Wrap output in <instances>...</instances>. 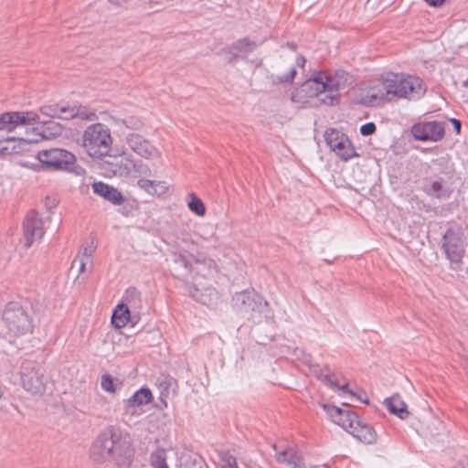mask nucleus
I'll return each mask as SVG.
<instances>
[{
    "mask_svg": "<svg viewBox=\"0 0 468 468\" xmlns=\"http://www.w3.org/2000/svg\"><path fill=\"white\" fill-rule=\"evenodd\" d=\"M90 457L96 463H112L117 468H130L134 458L132 439L127 432L110 426L93 441Z\"/></svg>",
    "mask_w": 468,
    "mask_h": 468,
    "instance_id": "1",
    "label": "nucleus"
},
{
    "mask_svg": "<svg viewBox=\"0 0 468 468\" xmlns=\"http://www.w3.org/2000/svg\"><path fill=\"white\" fill-rule=\"evenodd\" d=\"M382 87L388 101L393 99L419 100L426 92L421 79L405 74L388 73L382 78Z\"/></svg>",
    "mask_w": 468,
    "mask_h": 468,
    "instance_id": "2",
    "label": "nucleus"
},
{
    "mask_svg": "<svg viewBox=\"0 0 468 468\" xmlns=\"http://www.w3.org/2000/svg\"><path fill=\"white\" fill-rule=\"evenodd\" d=\"M234 307L253 324H260L272 317L269 303L255 290H244L232 297Z\"/></svg>",
    "mask_w": 468,
    "mask_h": 468,
    "instance_id": "3",
    "label": "nucleus"
},
{
    "mask_svg": "<svg viewBox=\"0 0 468 468\" xmlns=\"http://www.w3.org/2000/svg\"><path fill=\"white\" fill-rule=\"evenodd\" d=\"M346 85V80L332 77L331 73L324 71H314L312 77L307 80L304 86L310 90V96H320L323 104L334 106L339 103V90Z\"/></svg>",
    "mask_w": 468,
    "mask_h": 468,
    "instance_id": "4",
    "label": "nucleus"
},
{
    "mask_svg": "<svg viewBox=\"0 0 468 468\" xmlns=\"http://www.w3.org/2000/svg\"><path fill=\"white\" fill-rule=\"evenodd\" d=\"M112 144L110 129L97 122L89 125L82 135V146L93 158H101L109 154Z\"/></svg>",
    "mask_w": 468,
    "mask_h": 468,
    "instance_id": "5",
    "label": "nucleus"
},
{
    "mask_svg": "<svg viewBox=\"0 0 468 468\" xmlns=\"http://www.w3.org/2000/svg\"><path fill=\"white\" fill-rule=\"evenodd\" d=\"M20 378L25 390L32 395L41 396L45 393L48 378L39 363L25 360L20 367Z\"/></svg>",
    "mask_w": 468,
    "mask_h": 468,
    "instance_id": "6",
    "label": "nucleus"
},
{
    "mask_svg": "<svg viewBox=\"0 0 468 468\" xmlns=\"http://www.w3.org/2000/svg\"><path fill=\"white\" fill-rule=\"evenodd\" d=\"M3 321L10 336L18 337L32 332L33 324L27 312L16 303L6 304Z\"/></svg>",
    "mask_w": 468,
    "mask_h": 468,
    "instance_id": "7",
    "label": "nucleus"
},
{
    "mask_svg": "<svg viewBox=\"0 0 468 468\" xmlns=\"http://www.w3.org/2000/svg\"><path fill=\"white\" fill-rule=\"evenodd\" d=\"M466 239L461 228H449L442 236L441 249L450 261L452 269L454 264L463 262L465 255Z\"/></svg>",
    "mask_w": 468,
    "mask_h": 468,
    "instance_id": "8",
    "label": "nucleus"
},
{
    "mask_svg": "<svg viewBox=\"0 0 468 468\" xmlns=\"http://www.w3.org/2000/svg\"><path fill=\"white\" fill-rule=\"evenodd\" d=\"M324 141L328 147L343 161H348L355 156H358L348 136L335 128L325 131Z\"/></svg>",
    "mask_w": 468,
    "mask_h": 468,
    "instance_id": "9",
    "label": "nucleus"
},
{
    "mask_svg": "<svg viewBox=\"0 0 468 468\" xmlns=\"http://www.w3.org/2000/svg\"><path fill=\"white\" fill-rule=\"evenodd\" d=\"M37 157L48 170L68 169L69 165H73L76 161L72 153L60 148L39 151Z\"/></svg>",
    "mask_w": 468,
    "mask_h": 468,
    "instance_id": "10",
    "label": "nucleus"
},
{
    "mask_svg": "<svg viewBox=\"0 0 468 468\" xmlns=\"http://www.w3.org/2000/svg\"><path fill=\"white\" fill-rule=\"evenodd\" d=\"M411 133L417 141L439 142L444 136L445 124L439 121L418 122L411 127Z\"/></svg>",
    "mask_w": 468,
    "mask_h": 468,
    "instance_id": "11",
    "label": "nucleus"
},
{
    "mask_svg": "<svg viewBox=\"0 0 468 468\" xmlns=\"http://www.w3.org/2000/svg\"><path fill=\"white\" fill-rule=\"evenodd\" d=\"M25 246L29 248L35 241L40 240L45 233L42 218L35 210L29 211L23 223Z\"/></svg>",
    "mask_w": 468,
    "mask_h": 468,
    "instance_id": "12",
    "label": "nucleus"
},
{
    "mask_svg": "<svg viewBox=\"0 0 468 468\" xmlns=\"http://www.w3.org/2000/svg\"><path fill=\"white\" fill-rule=\"evenodd\" d=\"M259 44L250 40L249 37H243L232 45L221 49L220 54L225 57V59L229 64L236 63L239 59H244L247 56L253 52Z\"/></svg>",
    "mask_w": 468,
    "mask_h": 468,
    "instance_id": "13",
    "label": "nucleus"
},
{
    "mask_svg": "<svg viewBox=\"0 0 468 468\" xmlns=\"http://www.w3.org/2000/svg\"><path fill=\"white\" fill-rule=\"evenodd\" d=\"M126 144L135 154L145 159L159 156V151L139 133H129L126 136Z\"/></svg>",
    "mask_w": 468,
    "mask_h": 468,
    "instance_id": "14",
    "label": "nucleus"
},
{
    "mask_svg": "<svg viewBox=\"0 0 468 468\" xmlns=\"http://www.w3.org/2000/svg\"><path fill=\"white\" fill-rule=\"evenodd\" d=\"M327 414L334 422L346 431H351L358 420L357 414L351 410H343L336 406H324Z\"/></svg>",
    "mask_w": 468,
    "mask_h": 468,
    "instance_id": "15",
    "label": "nucleus"
},
{
    "mask_svg": "<svg viewBox=\"0 0 468 468\" xmlns=\"http://www.w3.org/2000/svg\"><path fill=\"white\" fill-rule=\"evenodd\" d=\"M310 371L324 384L329 386L332 389H339L341 391H348L352 395L353 392L348 388V384L339 385V383L334 379L335 373L332 372L327 365L321 366L319 364H312L309 366Z\"/></svg>",
    "mask_w": 468,
    "mask_h": 468,
    "instance_id": "16",
    "label": "nucleus"
},
{
    "mask_svg": "<svg viewBox=\"0 0 468 468\" xmlns=\"http://www.w3.org/2000/svg\"><path fill=\"white\" fill-rule=\"evenodd\" d=\"M422 189L427 195L439 199L450 197L452 192L449 186L444 185V180L442 178H426L423 183Z\"/></svg>",
    "mask_w": 468,
    "mask_h": 468,
    "instance_id": "17",
    "label": "nucleus"
},
{
    "mask_svg": "<svg viewBox=\"0 0 468 468\" xmlns=\"http://www.w3.org/2000/svg\"><path fill=\"white\" fill-rule=\"evenodd\" d=\"M93 192L103 197L113 205L120 206L124 202L122 194L115 187L103 182H95L92 184Z\"/></svg>",
    "mask_w": 468,
    "mask_h": 468,
    "instance_id": "18",
    "label": "nucleus"
},
{
    "mask_svg": "<svg viewBox=\"0 0 468 468\" xmlns=\"http://www.w3.org/2000/svg\"><path fill=\"white\" fill-rule=\"evenodd\" d=\"M349 432L360 441L366 444H373L377 441V432L373 427L362 421L359 418Z\"/></svg>",
    "mask_w": 468,
    "mask_h": 468,
    "instance_id": "19",
    "label": "nucleus"
},
{
    "mask_svg": "<svg viewBox=\"0 0 468 468\" xmlns=\"http://www.w3.org/2000/svg\"><path fill=\"white\" fill-rule=\"evenodd\" d=\"M277 462L286 463L291 468H303V462L300 452L294 448H286L285 450L275 453Z\"/></svg>",
    "mask_w": 468,
    "mask_h": 468,
    "instance_id": "20",
    "label": "nucleus"
},
{
    "mask_svg": "<svg viewBox=\"0 0 468 468\" xmlns=\"http://www.w3.org/2000/svg\"><path fill=\"white\" fill-rule=\"evenodd\" d=\"M384 404L391 414L398 416L401 420H405L409 416L407 404L397 394L387 398L384 400Z\"/></svg>",
    "mask_w": 468,
    "mask_h": 468,
    "instance_id": "21",
    "label": "nucleus"
},
{
    "mask_svg": "<svg viewBox=\"0 0 468 468\" xmlns=\"http://www.w3.org/2000/svg\"><path fill=\"white\" fill-rule=\"evenodd\" d=\"M190 294L194 300L205 305H211L218 300V292L213 288H206L204 291L197 287L190 290Z\"/></svg>",
    "mask_w": 468,
    "mask_h": 468,
    "instance_id": "22",
    "label": "nucleus"
},
{
    "mask_svg": "<svg viewBox=\"0 0 468 468\" xmlns=\"http://www.w3.org/2000/svg\"><path fill=\"white\" fill-rule=\"evenodd\" d=\"M131 317L130 308L125 303H119L112 315V324L115 328L124 327Z\"/></svg>",
    "mask_w": 468,
    "mask_h": 468,
    "instance_id": "23",
    "label": "nucleus"
},
{
    "mask_svg": "<svg viewBox=\"0 0 468 468\" xmlns=\"http://www.w3.org/2000/svg\"><path fill=\"white\" fill-rule=\"evenodd\" d=\"M152 398L153 396L150 389L141 388L125 401V410L128 411L129 408L145 405L151 401Z\"/></svg>",
    "mask_w": 468,
    "mask_h": 468,
    "instance_id": "24",
    "label": "nucleus"
},
{
    "mask_svg": "<svg viewBox=\"0 0 468 468\" xmlns=\"http://www.w3.org/2000/svg\"><path fill=\"white\" fill-rule=\"evenodd\" d=\"M176 261L183 265L186 270H188L190 273L194 271L197 273H201L204 271L205 267H207L209 271L215 265V262L212 260H196L195 266H193L184 256H179L178 259L176 260Z\"/></svg>",
    "mask_w": 468,
    "mask_h": 468,
    "instance_id": "25",
    "label": "nucleus"
},
{
    "mask_svg": "<svg viewBox=\"0 0 468 468\" xmlns=\"http://www.w3.org/2000/svg\"><path fill=\"white\" fill-rule=\"evenodd\" d=\"M174 382V378L168 375L161 374L156 378V386L159 388L160 391V399L162 401H165L166 398L169 397L170 394V388L172 386V383Z\"/></svg>",
    "mask_w": 468,
    "mask_h": 468,
    "instance_id": "26",
    "label": "nucleus"
},
{
    "mask_svg": "<svg viewBox=\"0 0 468 468\" xmlns=\"http://www.w3.org/2000/svg\"><path fill=\"white\" fill-rule=\"evenodd\" d=\"M18 126L16 112L0 114V131L12 132Z\"/></svg>",
    "mask_w": 468,
    "mask_h": 468,
    "instance_id": "27",
    "label": "nucleus"
},
{
    "mask_svg": "<svg viewBox=\"0 0 468 468\" xmlns=\"http://www.w3.org/2000/svg\"><path fill=\"white\" fill-rule=\"evenodd\" d=\"M16 118L17 120L18 126H26L33 122H47L45 121H40L39 115L32 111L16 112Z\"/></svg>",
    "mask_w": 468,
    "mask_h": 468,
    "instance_id": "28",
    "label": "nucleus"
},
{
    "mask_svg": "<svg viewBox=\"0 0 468 468\" xmlns=\"http://www.w3.org/2000/svg\"><path fill=\"white\" fill-rule=\"evenodd\" d=\"M150 463L153 468H169L166 463V451L158 448L151 453Z\"/></svg>",
    "mask_w": 468,
    "mask_h": 468,
    "instance_id": "29",
    "label": "nucleus"
},
{
    "mask_svg": "<svg viewBox=\"0 0 468 468\" xmlns=\"http://www.w3.org/2000/svg\"><path fill=\"white\" fill-rule=\"evenodd\" d=\"M141 294L140 292L134 288L130 287L128 288L123 295V300L125 301V304L129 308H139L141 304Z\"/></svg>",
    "mask_w": 468,
    "mask_h": 468,
    "instance_id": "30",
    "label": "nucleus"
},
{
    "mask_svg": "<svg viewBox=\"0 0 468 468\" xmlns=\"http://www.w3.org/2000/svg\"><path fill=\"white\" fill-rule=\"evenodd\" d=\"M190 200L188 201L187 207L191 212L197 216H204L206 214V207L203 201L197 197L194 193L189 194Z\"/></svg>",
    "mask_w": 468,
    "mask_h": 468,
    "instance_id": "31",
    "label": "nucleus"
},
{
    "mask_svg": "<svg viewBox=\"0 0 468 468\" xmlns=\"http://www.w3.org/2000/svg\"><path fill=\"white\" fill-rule=\"evenodd\" d=\"M6 141L8 143H12L13 146L11 148L6 146L3 148V150L8 151L9 154H18L22 153L26 149V146H27L33 140L23 138L15 140V138H8Z\"/></svg>",
    "mask_w": 468,
    "mask_h": 468,
    "instance_id": "32",
    "label": "nucleus"
},
{
    "mask_svg": "<svg viewBox=\"0 0 468 468\" xmlns=\"http://www.w3.org/2000/svg\"><path fill=\"white\" fill-rule=\"evenodd\" d=\"M218 457L224 468H238L239 466L236 457L229 451H220Z\"/></svg>",
    "mask_w": 468,
    "mask_h": 468,
    "instance_id": "33",
    "label": "nucleus"
},
{
    "mask_svg": "<svg viewBox=\"0 0 468 468\" xmlns=\"http://www.w3.org/2000/svg\"><path fill=\"white\" fill-rule=\"evenodd\" d=\"M75 118H80L86 121L97 120L95 112L90 110L88 107L83 105H75Z\"/></svg>",
    "mask_w": 468,
    "mask_h": 468,
    "instance_id": "34",
    "label": "nucleus"
},
{
    "mask_svg": "<svg viewBox=\"0 0 468 468\" xmlns=\"http://www.w3.org/2000/svg\"><path fill=\"white\" fill-rule=\"evenodd\" d=\"M135 169V163L130 159H122L119 166L113 170L115 175L120 176H128Z\"/></svg>",
    "mask_w": 468,
    "mask_h": 468,
    "instance_id": "35",
    "label": "nucleus"
},
{
    "mask_svg": "<svg viewBox=\"0 0 468 468\" xmlns=\"http://www.w3.org/2000/svg\"><path fill=\"white\" fill-rule=\"evenodd\" d=\"M137 185L149 194L154 195L157 194V187L162 186V182L142 178L138 180Z\"/></svg>",
    "mask_w": 468,
    "mask_h": 468,
    "instance_id": "36",
    "label": "nucleus"
},
{
    "mask_svg": "<svg viewBox=\"0 0 468 468\" xmlns=\"http://www.w3.org/2000/svg\"><path fill=\"white\" fill-rule=\"evenodd\" d=\"M39 111L45 116L58 119V104L43 105Z\"/></svg>",
    "mask_w": 468,
    "mask_h": 468,
    "instance_id": "37",
    "label": "nucleus"
},
{
    "mask_svg": "<svg viewBox=\"0 0 468 468\" xmlns=\"http://www.w3.org/2000/svg\"><path fill=\"white\" fill-rule=\"evenodd\" d=\"M75 106H59L58 119L69 120L75 118Z\"/></svg>",
    "mask_w": 468,
    "mask_h": 468,
    "instance_id": "38",
    "label": "nucleus"
},
{
    "mask_svg": "<svg viewBox=\"0 0 468 468\" xmlns=\"http://www.w3.org/2000/svg\"><path fill=\"white\" fill-rule=\"evenodd\" d=\"M185 468H208L200 456L190 458L184 465Z\"/></svg>",
    "mask_w": 468,
    "mask_h": 468,
    "instance_id": "39",
    "label": "nucleus"
},
{
    "mask_svg": "<svg viewBox=\"0 0 468 468\" xmlns=\"http://www.w3.org/2000/svg\"><path fill=\"white\" fill-rule=\"evenodd\" d=\"M122 122L125 127H127L129 129H133V130H137V129L141 128L143 125V122H141V120H139L138 118L133 117V116L126 117V118L122 119Z\"/></svg>",
    "mask_w": 468,
    "mask_h": 468,
    "instance_id": "40",
    "label": "nucleus"
},
{
    "mask_svg": "<svg viewBox=\"0 0 468 468\" xmlns=\"http://www.w3.org/2000/svg\"><path fill=\"white\" fill-rule=\"evenodd\" d=\"M95 249L96 246L94 245V242L90 241V243L85 244V246L82 249L81 254H79L77 257L85 258L88 261H91V257L95 251Z\"/></svg>",
    "mask_w": 468,
    "mask_h": 468,
    "instance_id": "41",
    "label": "nucleus"
},
{
    "mask_svg": "<svg viewBox=\"0 0 468 468\" xmlns=\"http://www.w3.org/2000/svg\"><path fill=\"white\" fill-rule=\"evenodd\" d=\"M88 264H91L90 261H88L85 258L76 257L72 261L71 268L78 267V271L80 273H82L86 271V266Z\"/></svg>",
    "mask_w": 468,
    "mask_h": 468,
    "instance_id": "42",
    "label": "nucleus"
},
{
    "mask_svg": "<svg viewBox=\"0 0 468 468\" xmlns=\"http://www.w3.org/2000/svg\"><path fill=\"white\" fill-rule=\"evenodd\" d=\"M102 389L113 393L115 391L112 378L110 375H103L101 382Z\"/></svg>",
    "mask_w": 468,
    "mask_h": 468,
    "instance_id": "43",
    "label": "nucleus"
},
{
    "mask_svg": "<svg viewBox=\"0 0 468 468\" xmlns=\"http://www.w3.org/2000/svg\"><path fill=\"white\" fill-rule=\"evenodd\" d=\"M377 126L374 122H369L363 125H361L359 131L360 133L364 136H369L376 133Z\"/></svg>",
    "mask_w": 468,
    "mask_h": 468,
    "instance_id": "44",
    "label": "nucleus"
},
{
    "mask_svg": "<svg viewBox=\"0 0 468 468\" xmlns=\"http://www.w3.org/2000/svg\"><path fill=\"white\" fill-rule=\"evenodd\" d=\"M296 73H297L296 69L292 67V68L290 69L288 73L278 76L277 80L280 82H291V81L293 80Z\"/></svg>",
    "mask_w": 468,
    "mask_h": 468,
    "instance_id": "45",
    "label": "nucleus"
},
{
    "mask_svg": "<svg viewBox=\"0 0 468 468\" xmlns=\"http://www.w3.org/2000/svg\"><path fill=\"white\" fill-rule=\"evenodd\" d=\"M332 77H335L341 80H346V83L348 75L344 70H337L334 74H332Z\"/></svg>",
    "mask_w": 468,
    "mask_h": 468,
    "instance_id": "46",
    "label": "nucleus"
},
{
    "mask_svg": "<svg viewBox=\"0 0 468 468\" xmlns=\"http://www.w3.org/2000/svg\"><path fill=\"white\" fill-rule=\"evenodd\" d=\"M450 122L452 123L455 133L459 134L462 129L461 122L455 118H452Z\"/></svg>",
    "mask_w": 468,
    "mask_h": 468,
    "instance_id": "47",
    "label": "nucleus"
},
{
    "mask_svg": "<svg viewBox=\"0 0 468 468\" xmlns=\"http://www.w3.org/2000/svg\"><path fill=\"white\" fill-rule=\"evenodd\" d=\"M57 206V201L55 198L47 197L45 202V207L48 210H50L52 207H55Z\"/></svg>",
    "mask_w": 468,
    "mask_h": 468,
    "instance_id": "48",
    "label": "nucleus"
},
{
    "mask_svg": "<svg viewBox=\"0 0 468 468\" xmlns=\"http://www.w3.org/2000/svg\"><path fill=\"white\" fill-rule=\"evenodd\" d=\"M343 392H344V393H346V394H349V395H350L351 397H353V398H356L357 399H359L360 401H362V402H364V403H366V404H368V403H369L368 399H367V397H366V398H363L362 394H360V395H356L354 391H352L354 395H352V394H351L350 392H348V391H343Z\"/></svg>",
    "mask_w": 468,
    "mask_h": 468,
    "instance_id": "49",
    "label": "nucleus"
},
{
    "mask_svg": "<svg viewBox=\"0 0 468 468\" xmlns=\"http://www.w3.org/2000/svg\"><path fill=\"white\" fill-rule=\"evenodd\" d=\"M305 62H306V60H305L304 57H303V56H298L297 57L296 63H297L298 66L303 67Z\"/></svg>",
    "mask_w": 468,
    "mask_h": 468,
    "instance_id": "50",
    "label": "nucleus"
},
{
    "mask_svg": "<svg viewBox=\"0 0 468 468\" xmlns=\"http://www.w3.org/2000/svg\"><path fill=\"white\" fill-rule=\"evenodd\" d=\"M431 6L439 7L441 6L444 2H427Z\"/></svg>",
    "mask_w": 468,
    "mask_h": 468,
    "instance_id": "51",
    "label": "nucleus"
},
{
    "mask_svg": "<svg viewBox=\"0 0 468 468\" xmlns=\"http://www.w3.org/2000/svg\"><path fill=\"white\" fill-rule=\"evenodd\" d=\"M288 47L292 49H295L296 48V45L294 43H288Z\"/></svg>",
    "mask_w": 468,
    "mask_h": 468,
    "instance_id": "52",
    "label": "nucleus"
},
{
    "mask_svg": "<svg viewBox=\"0 0 468 468\" xmlns=\"http://www.w3.org/2000/svg\"><path fill=\"white\" fill-rule=\"evenodd\" d=\"M453 468H465L463 463H457Z\"/></svg>",
    "mask_w": 468,
    "mask_h": 468,
    "instance_id": "53",
    "label": "nucleus"
},
{
    "mask_svg": "<svg viewBox=\"0 0 468 468\" xmlns=\"http://www.w3.org/2000/svg\"><path fill=\"white\" fill-rule=\"evenodd\" d=\"M209 228L211 229L210 236H213L214 235V228H213V226H209Z\"/></svg>",
    "mask_w": 468,
    "mask_h": 468,
    "instance_id": "54",
    "label": "nucleus"
},
{
    "mask_svg": "<svg viewBox=\"0 0 468 468\" xmlns=\"http://www.w3.org/2000/svg\"><path fill=\"white\" fill-rule=\"evenodd\" d=\"M244 464H246L245 463H239V465L241 466V468H244Z\"/></svg>",
    "mask_w": 468,
    "mask_h": 468,
    "instance_id": "55",
    "label": "nucleus"
},
{
    "mask_svg": "<svg viewBox=\"0 0 468 468\" xmlns=\"http://www.w3.org/2000/svg\"><path fill=\"white\" fill-rule=\"evenodd\" d=\"M200 236H202L205 239H207L208 237H206L204 234H202L201 232L199 233Z\"/></svg>",
    "mask_w": 468,
    "mask_h": 468,
    "instance_id": "56",
    "label": "nucleus"
},
{
    "mask_svg": "<svg viewBox=\"0 0 468 468\" xmlns=\"http://www.w3.org/2000/svg\"><path fill=\"white\" fill-rule=\"evenodd\" d=\"M464 86L468 88V80H465V82H464Z\"/></svg>",
    "mask_w": 468,
    "mask_h": 468,
    "instance_id": "57",
    "label": "nucleus"
}]
</instances>
